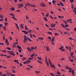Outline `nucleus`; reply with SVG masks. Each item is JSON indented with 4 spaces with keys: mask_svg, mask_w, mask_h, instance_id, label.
<instances>
[{
    "mask_svg": "<svg viewBox=\"0 0 76 76\" xmlns=\"http://www.w3.org/2000/svg\"><path fill=\"white\" fill-rule=\"evenodd\" d=\"M26 19H29V17H28V16L26 15Z\"/></svg>",
    "mask_w": 76,
    "mask_h": 76,
    "instance_id": "nucleus-48",
    "label": "nucleus"
},
{
    "mask_svg": "<svg viewBox=\"0 0 76 76\" xmlns=\"http://www.w3.org/2000/svg\"><path fill=\"white\" fill-rule=\"evenodd\" d=\"M38 60H41L42 58H41V57H38Z\"/></svg>",
    "mask_w": 76,
    "mask_h": 76,
    "instance_id": "nucleus-38",
    "label": "nucleus"
},
{
    "mask_svg": "<svg viewBox=\"0 0 76 76\" xmlns=\"http://www.w3.org/2000/svg\"><path fill=\"white\" fill-rule=\"evenodd\" d=\"M53 3H56V1L54 0H53L52 1Z\"/></svg>",
    "mask_w": 76,
    "mask_h": 76,
    "instance_id": "nucleus-55",
    "label": "nucleus"
},
{
    "mask_svg": "<svg viewBox=\"0 0 76 76\" xmlns=\"http://www.w3.org/2000/svg\"><path fill=\"white\" fill-rule=\"evenodd\" d=\"M0 17L1 18H3V15H0Z\"/></svg>",
    "mask_w": 76,
    "mask_h": 76,
    "instance_id": "nucleus-44",
    "label": "nucleus"
},
{
    "mask_svg": "<svg viewBox=\"0 0 76 76\" xmlns=\"http://www.w3.org/2000/svg\"><path fill=\"white\" fill-rule=\"evenodd\" d=\"M7 50H11V48H7Z\"/></svg>",
    "mask_w": 76,
    "mask_h": 76,
    "instance_id": "nucleus-25",
    "label": "nucleus"
},
{
    "mask_svg": "<svg viewBox=\"0 0 76 76\" xmlns=\"http://www.w3.org/2000/svg\"><path fill=\"white\" fill-rule=\"evenodd\" d=\"M70 20L69 19L66 21V22H70Z\"/></svg>",
    "mask_w": 76,
    "mask_h": 76,
    "instance_id": "nucleus-34",
    "label": "nucleus"
},
{
    "mask_svg": "<svg viewBox=\"0 0 76 76\" xmlns=\"http://www.w3.org/2000/svg\"><path fill=\"white\" fill-rule=\"evenodd\" d=\"M7 53H8L9 54H10L11 55H12V56H15V54L14 52L13 51H7Z\"/></svg>",
    "mask_w": 76,
    "mask_h": 76,
    "instance_id": "nucleus-1",
    "label": "nucleus"
},
{
    "mask_svg": "<svg viewBox=\"0 0 76 76\" xmlns=\"http://www.w3.org/2000/svg\"><path fill=\"white\" fill-rule=\"evenodd\" d=\"M61 26H62V27H63V28H65V26L63 24H61Z\"/></svg>",
    "mask_w": 76,
    "mask_h": 76,
    "instance_id": "nucleus-18",
    "label": "nucleus"
},
{
    "mask_svg": "<svg viewBox=\"0 0 76 76\" xmlns=\"http://www.w3.org/2000/svg\"><path fill=\"white\" fill-rule=\"evenodd\" d=\"M59 35V34L58 33H56L55 34V35Z\"/></svg>",
    "mask_w": 76,
    "mask_h": 76,
    "instance_id": "nucleus-56",
    "label": "nucleus"
},
{
    "mask_svg": "<svg viewBox=\"0 0 76 76\" xmlns=\"http://www.w3.org/2000/svg\"><path fill=\"white\" fill-rule=\"evenodd\" d=\"M28 66L31 67V68H32V67H33V66H31L29 65H28Z\"/></svg>",
    "mask_w": 76,
    "mask_h": 76,
    "instance_id": "nucleus-30",
    "label": "nucleus"
},
{
    "mask_svg": "<svg viewBox=\"0 0 76 76\" xmlns=\"http://www.w3.org/2000/svg\"><path fill=\"white\" fill-rule=\"evenodd\" d=\"M26 59H27L25 57H24L22 59V61H24V60H26Z\"/></svg>",
    "mask_w": 76,
    "mask_h": 76,
    "instance_id": "nucleus-12",
    "label": "nucleus"
},
{
    "mask_svg": "<svg viewBox=\"0 0 76 76\" xmlns=\"http://www.w3.org/2000/svg\"><path fill=\"white\" fill-rule=\"evenodd\" d=\"M50 66L51 67L54 68V69H55V68H56V67H55V66H54V65L53 64H52V65H51Z\"/></svg>",
    "mask_w": 76,
    "mask_h": 76,
    "instance_id": "nucleus-7",
    "label": "nucleus"
},
{
    "mask_svg": "<svg viewBox=\"0 0 76 76\" xmlns=\"http://www.w3.org/2000/svg\"><path fill=\"white\" fill-rule=\"evenodd\" d=\"M55 26H56V25H55V24H52L51 26V27H55Z\"/></svg>",
    "mask_w": 76,
    "mask_h": 76,
    "instance_id": "nucleus-21",
    "label": "nucleus"
},
{
    "mask_svg": "<svg viewBox=\"0 0 76 76\" xmlns=\"http://www.w3.org/2000/svg\"><path fill=\"white\" fill-rule=\"evenodd\" d=\"M28 63L27 62H23V63L24 64H26V63Z\"/></svg>",
    "mask_w": 76,
    "mask_h": 76,
    "instance_id": "nucleus-54",
    "label": "nucleus"
},
{
    "mask_svg": "<svg viewBox=\"0 0 76 76\" xmlns=\"http://www.w3.org/2000/svg\"><path fill=\"white\" fill-rule=\"evenodd\" d=\"M28 32H32V30H28Z\"/></svg>",
    "mask_w": 76,
    "mask_h": 76,
    "instance_id": "nucleus-58",
    "label": "nucleus"
},
{
    "mask_svg": "<svg viewBox=\"0 0 76 76\" xmlns=\"http://www.w3.org/2000/svg\"><path fill=\"white\" fill-rule=\"evenodd\" d=\"M7 23L6 22V23H5V26H7Z\"/></svg>",
    "mask_w": 76,
    "mask_h": 76,
    "instance_id": "nucleus-62",
    "label": "nucleus"
},
{
    "mask_svg": "<svg viewBox=\"0 0 76 76\" xmlns=\"http://www.w3.org/2000/svg\"><path fill=\"white\" fill-rule=\"evenodd\" d=\"M18 6L19 7H18V8H21L22 7H23V6H24L23 5V4H18Z\"/></svg>",
    "mask_w": 76,
    "mask_h": 76,
    "instance_id": "nucleus-2",
    "label": "nucleus"
},
{
    "mask_svg": "<svg viewBox=\"0 0 76 76\" xmlns=\"http://www.w3.org/2000/svg\"><path fill=\"white\" fill-rule=\"evenodd\" d=\"M44 20H45V21L46 22H47L48 21V20H47V18L46 17H44Z\"/></svg>",
    "mask_w": 76,
    "mask_h": 76,
    "instance_id": "nucleus-9",
    "label": "nucleus"
},
{
    "mask_svg": "<svg viewBox=\"0 0 76 76\" xmlns=\"http://www.w3.org/2000/svg\"><path fill=\"white\" fill-rule=\"evenodd\" d=\"M10 57H11V56H7V58H10Z\"/></svg>",
    "mask_w": 76,
    "mask_h": 76,
    "instance_id": "nucleus-17",
    "label": "nucleus"
},
{
    "mask_svg": "<svg viewBox=\"0 0 76 76\" xmlns=\"http://www.w3.org/2000/svg\"><path fill=\"white\" fill-rule=\"evenodd\" d=\"M12 73H16V71L15 70H12Z\"/></svg>",
    "mask_w": 76,
    "mask_h": 76,
    "instance_id": "nucleus-51",
    "label": "nucleus"
},
{
    "mask_svg": "<svg viewBox=\"0 0 76 76\" xmlns=\"http://www.w3.org/2000/svg\"><path fill=\"white\" fill-rule=\"evenodd\" d=\"M3 19H1L0 20V22H2V21H3Z\"/></svg>",
    "mask_w": 76,
    "mask_h": 76,
    "instance_id": "nucleus-63",
    "label": "nucleus"
},
{
    "mask_svg": "<svg viewBox=\"0 0 76 76\" xmlns=\"http://www.w3.org/2000/svg\"><path fill=\"white\" fill-rule=\"evenodd\" d=\"M5 42L6 43H7V42H8V41L7 40V39H5Z\"/></svg>",
    "mask_w": 76,
    "mask_h": 76,
    "instance_id": "nucleus-35",
    "label": "nucleus"
},
{
    "mask_svg": "<svg viewBox=\"0 0 76 76\" xmlns=\"http://www.w3.org/2000/svg\"><path fill=\"white\" fill-rule=\"evenodd\" d=\"M47 33L48 34H50L51 35H52V32H48Z\"/></svg>",
    "mask_w": 76,
    "mask_h": 76,
    "instance_id": "nucleus-26",
    "label": "nucleus"
},
{
    "mask_svg": "<svg viewBox=\"0 0 76 76\" xmlns=\"http://www.w3.org/2000/svg\"><path fill=\"white\" fill-rule=\"evenodd\" d=\"M4 36H5V35H4L3 37V39L4 40H5V37H4Z\"/></svg>",
    "mask_w": 76,
    "mask_h": 76,
    "instance_id": "nucleus-50",
    "label": "nucleus"
},
{
    "mask_svg": "<svg viewBox=\"0 0 76 76\" xmlns=\"http://www.w3.org/2000/svg\"><path fill=\"white\" fill-rule=\"evenodd\" d=\"M65 47L67 50H68L69 49V47L65 46Z\"/></svg>",
    "mask_w": 76,
    "mask_h": 76,
    "instance_id": "nucleus-60",
    "label": "nucleus"
},
{
    "mask_svg": "<svg viewBox=\"0 0 76 76\" xmlns=\"http://www.w3.org/2000/svg\"><path fill=\"white\" fill-rule=\"evenodd\" d=\"M12 18H13V19L14 20H18L16 19V18H15V16H12Z\"/></svg>",
    "mask_w": 76,
    "mask_h": 76,
    "instance_id": "nucleus-8",
    "label": "nucleus"
},
{
    "mask_svg": "<svg viewBox=\"0 0 76 76\" xmlns=\"http://www.w3.org/2000/svg\"><path fill=\"white\" fill-rule=\"evenodd\" d=\"M5 21H6V22H7V18H5Z\"/></svg>",
    "mask_w": 76,
    "mask_h": 76,
    "instance_id": "nucleus-59",
    "label": "nucleus"
},
{
    "mask_svg": "<svg viewBox=\"0 0 76 76\" xmlns=\"http://www.w3.org/2000/svg\"><path fill=\"white\" fill-rule=\"evenodd\" d=\"M16 46V45H12L13 47H15Z\"/></svg>",
    "mask_w": 76,
    "mask_h": 76,
    "instance_id": "nucleus-61",
    "label": "nucleus"
},
{
    "mask_svg": "<svg viewBox=\"0 0 76 76\" xmlns=\"http://www.w3.org/2000/svg\"><path fill=\"white\" fill-rule=\"evenodd\" d=\"M39 39H40L41 40H42V39H43V38H42V37H39Z\"/></svg>",
    "mask_w": 76,
    "mask_h": 76,
    "instance_id": "nucleus-24",
    "label": "nucleus"
},
{
    "mask_svg": "<svg viewBox=\"0 0 76 76\" xmlns=\"http://www.w3.org/2000/svg\"><path fill=\"white\" fill-rule=\"evenodd\" d=\"M10 10H11V11H14V10H15V8L14 7L11 8H10Z\"/></svg>",
    "mask_w": 76,
    "mask_h": 76,
    "instance_id": "nucleus-13",
    "label": "nucleus"
},
{
    "mask_svg": "<svg viewBox=\"0 0 76 76\" xmlns=\"http://www.w3.org/2000/svg\"><path fill=\"white\" fill-rule=\"evenodd\" d=\"M64 34H69V32H64Z\"/></svg>",
    "mask_w": 76,
    "mask_h": 76,
    "instance_id": "nucleus-39",
    "label": "nucleus"
},
{
    "mask_svg": "<svg viewBox=\"0 0 76 76\" xmlns=\"http://www.w3.org/2000/svg\"><path fill=\"white\" fill-rule=\"evenodd\" d=\"M74 54V53L73 52H71V53L70 54L71 56L73 55Z\"/></svg>",
    "mask_w": 76,
    "mask_h": 76,
    "instance_id": "nucleus-43",
    "label": "nucleus"
},
{
    "mask_svg": "<svg viewBox=\"0 0 76 76\" xmlns=\"http://www.w3.org/2000/svg\"><path fill=\"white\" fill-rule=\"evenodd\" d=\"M27 49L29 52H31V51H32L31 49L29 48H27Z\"/></svg>",
    "mask_w": 76,
    "mask_h": 76,
    "instance_id": "nucleus-5",
    "label": "nucleus"
},
{
    "mask_svg": "<svg viewBox=\"0 0 76 76\" xmlns=\"http://www.w3.org/2000/svg\"><path fill=\"white\" fill-rule=\"evenodd\" d=\"M24 40L25 41H28V39H27V38H24Z\"/></svg>",
    "mask_w": 76,
    "mask_h": 76,
    "instance_id": "nucleus-41",
    "label": "nucleus"
},
{
    "mask_svg": "<svg viewBox=\"0 0 76 76\" xmlns=\"http://www.w3.org/2000/svg\"><path fill=\"white\" fill-rule=\"evenodd\" d=\"M10 15L12 16H15V15L13 14V13H10Z\"/></svg>",
    "mask_w": 76,
    "mask_h": 76,
    "instance_id": "nucleus-15",
    "label": "nucleus"
},
{
    "mask_svg": "<svg viewBox=\"0 0 76 76\" xmlns=\"http://www.w3.org/2000/svg\"><path fill=\"white\" fill-rule=\"evenodd\" d=\"M65 68L66 69H67V70H68L69 68V67L66 66H65Z\"/></svg>",
    "mask_w": 76,
    "mask_h": 76,
    "instance_id": "nucleus-27",
    "label": "nucleus"
},
{
    "mask_svg": "<svg viewBox=\"0 0 76 76\" xmlns=\"http://www.w3.org/2000/svg\"><path fill=\"white\" fill-rule=\"evenodd\" d=\"M50 75H52V76H55V75H54V74L53 73H50Z\"/></svg>",
    "mask_w": 76,
    "mask_h": 76,
    "instance_id": "nucleus-37",
    "label": "nucleus"
},
{
    "mask_svg": "<svg viewBox=\"0 0 76 76\" xmlns=\"http://www.w3.org/2000/svg\"><path fill=\"white\" fill-rule=\"evenodd\" d=\"M15 24L16 25V26H17V28L18 27H19V26H18V25L16 23H15Z\"/></svg>",
    "mask_w": 76,
    "mask_h": 76,
    "instance_id": "nucleus-45",
    "label": "nucleus"
},
{
    "mask_svg": "<svg viewBox=\"0 0 76 76\" xmlns=\"http://www.w3.org/2000/svg\"><path fill=\"white\" fill-rule=\"evenodd\" d=\"M37 62L39 63H41V64H42V62H41L39 61H38Z\"/></svg>",
    "mask_w": 76,
    "mask_h": 76,
    "instance_id": "nucleus-52",
    "label": "nucleus"
},
{
    "mask_svg": "<svg viewBox=\"0 0 76 76\" xmlns=\"http://www.w3.org/2000/svg\"><path fill=\"white\" fill-rule=\"evenodd\" d=\"M52 44H53V45H54V43H53V41H52Z\"/></svg>",
    "mask_w": 76,
    "mask_h": 76,
    "instance_id": "nucleus-64",
    "label": "nucleus"
},
{
    "mask_svg": "<svg viewBox=\"0 0 76 76\" xmlns=\"http://www.w3.org/2000/svg\"><path fill=\"white\" fill-rule=\"evenodd\" d=\"M24 27L25 28V29L26 30H27L28 29V28L26 27V26H25Z\"/></svg>",
    "mask_w": 76,
    "mask_h": 76,
    "instance_id": "nucleus-40",
    "label": "nucleus"
},
{
    "mask_svg": "<svg viewBox=\"0 0 76 76\" xmlns=\"http://www.w3.org/2000/svg\"><path fill=\"white\" fill-rule=\"evenodd\" d=\"M49 16V13H47L45 16L46 17H48Z\"/></svg>",
    "mask_w": 76,
    "mask_h": 76,
    "instance_id": "nucleus-22",
    "label": "nucleus"
},
{
    "mask_svg": "<svg viewBox=\"0 0 76 76\" xmlns=\"http://www.w3.org/2000/svg\"><path fill=\"white\" fill-rule=\"evenodd\" d=\"M68 70H70V71H72V68H69Z\"/></svg>",
    "mask_w": 76,
    "mask_h": 76,
    "instance_id": "nucleus-28",
    "label": "nucleus"
},
{
    "mask_svg": "<svg viewBox=\"0 0 76 76\" xmlns=\"http://www.w3.org/2000/svg\"><path fill=\"white\" fill-rule=\"evenodd\" d=\"M69 61H71V62H73V60L72 59H70V60H69Z\"/></svg>",
    "mask_w": 76,
    "mask_h": 76,
    "instance_id": "nucleus-57",
    "label": "nucleus"
},
{
    "mask_svg": "<svg viewBox=\"0 0 76 76\" xmlns=\"http://www.w3.org/2000/svg\"><path fill=\"white\" fill-rule=\"evenodd\" d=\"M69 26V25L67 24H66L65 26V27L66 28H67Z\"/></svg>",
    "mask_w": 76,
    "mask_h": 76,
    "instance_id": "nucleus-42",
    "label": "nucleus"
},
{
    "mask_svg": "<svg viewBox=\"0 0 76 76\" xmlns=\"http://www.w3.org/2000/svg\"><path fill=\"white\" fill-rule=\"evenodd\" d=\"M20 26L22 29H23V24H21Z\"/></svg>",
    "mask_w": 76,
    "mask_h": 76,
    "instance_id": "nucleus-10",
    "label": "nucleus"
},
{
    "mask_svg": "<svg viewBox=\"0 0 76 76\" xmlns=\"http://www.w3.org/2000/svg\"><path fill=\"white\" fill-rule=\"evenodd\" d=\"M22 32H24V34H28V31H22Z\"/></svg>",
    "mask_w": 76,
    "mask_h": 76,
    "instance_id": "nucleus-6",
    "label": "nucleus"
},
{
    "mask_svg": "<svg viewBox=\"0 0 76 76\" xmlns=\"http://www.w3.org/2000/svg\"><path fill=\"white\" fill-rule=\"evenodd\" d=\"M7 74L8 75H11V73L9 72H7Z\"/></svg>",
    "mask_w": 76,
    "mask_h": 76,
    "instance_id": "nucleus-31",
    "label": "nucleus"
},
{
    "mask_svg": "<svg viewBox=\"0 0 76 76\" xmlns=\"http://www.w3.org/2000/svg\"><path fill=\"white\" fill-rule=\"evenodd\" d=\"M34 55H35V54H31L30 57H33V56H34Z\"/></svg>",
    "mask_w": 76,
    "mask_h": 76,
    "instance_id": "nucleus-33",
    "label": "nucleus"
},
{
    "mask_svg": "<svg viewBox=\"0 0 76 76\" xmlns=\"http://www.w3.org/2000/svg\"><path fill=\"white\" fill-rule=\"evenodd\" d=\"M17 48H18L19 49V50H22V47H21L20 46H19L18 45H17Z\"/></svg>",
    "mask_w": 76,
    "mask_h": 76,
    "instance_id": "nucleus-3",
    "label": "nucleus"
},
{
    "mask_svg": "<svg viewBox=\"0 0 76 76\" xmlns=\"http://www.w3.org/2000/svg\"><path fill=\"white\" fill-rule=\"evenodd\" d=\"M3 26V25L2 24H0V28H1V27H2Z\"/></svg>",
    "mask_w": 76,
    "mask_h": 76,
    "instance_id": "nucleus-47",
    "label": "nucleus"
},
{
    "mask_svg": "<svg viewBox=\"0 0 76 76\" xmlns=\"http://www.w3.org/2000/svg\"><path fill=\"white\" fill-rule=\"evenodd\" d=\"M60 4L61 6H64V4H63V3H60Z\"/></svg>",
    "mask_w": 76,
    "mask_h": 76,
    "instance_id": "nucleus-29",
    "label": "nucleus"
},
{
    "mask_svg": "<svg viewBox=\"0 0 76 76\" xmlns=\"http://www.w3.org/2000/svg\"><path fill=\"white\" fill-rule=\"evenodd\" d=\"M69 1L70 3H73V2H74V0H70Z\"/></svg>",
    "mask_w": 76,
    "mask_h": 76,
    "instance_id": "nucleus-20",
    "label": "nucleus"
},
{
    "mask_svg": "<svg viewBox=\"0 0 76 76\" xmlns=\"http://www.w3.org/2000/svg\"><path fill=\"white\" fill-rule=\"evenodd\" d=\"M27 39L28 40H29V41H32V40L31 39H29V38L27 37Z\"/></svg>",
    "mask_w": 76,
    "mask_h": 76,
    "instance_id": "nucleus-19",
    "label": "nucleus"
},
{
    "mask_svg": "<svg viewBox=\"0 0 76 76\" xmlns=\"http://www.w3.org/2000/svg\"><path fill=\"white\" fill-rule=\"evenodd\" d=\"M18 61V60H15L14 62L15 63H17Z\"/></svg>",
    "mask_w": 76,
    "mask_h": 76,
    "instance_id": "nucleus-46",
    "label": "nucleus"
},
{
    "mask_svg": "<svg viewBox=\"0 0 76 76\" xmlns=\"http://www.w3.org/2000/svg\"><path fill=\"white\" fill-rule=\"evenodd\" d=\"M35 48L34 47H31V51H32V50H34Z\"/></svg>",
    "mask_w": 76,
    "mask_h": 76,
    "instance_id": "nucleus-23",
    "label": "nucleus"
},
{
    "mask_svg": "<svg viewBox=\"0 0 76 76\" xmlns=\"http://www.w3.org/2000/svg\"><path fill=\"white\" fill-rule=\"evenodd\" d=\"M57 74L58 75H61V73H60V72H59L58 71L57 72Z\"/></svg>",
    "mask_w": 76,
    "mask_h": 76,
    "instance_id": "nucleus-32",
    "label": "nucleus"
},
{
    "mask_svg": "<svg viewBox=\"0 0 76 76\" xmlns=\"http://www.w3.org/2000/svg\"><path fill=\"white\" fill-rule=\"evenodd\" d=\"M46 49L47 51H50V48L48 46H47L46 48Z\"/></svg>",
    "mask_w": 76,
    "mask_h": 76,
    "instance_id": "nucleus-4",
    "label": "nucleus"
},
{
    "mask_svg": "<svg viewBox=\"0 0 76 76\" xmlns=\"http://www.w3.org/2000/svg\"><path fill=\"white\" fill-rule=\"evenodd\" d=\"M13 44H16V45H18V42H15Z\"/></svg>",
    "mask_w": 76,
    "mask_h": 76,
    "instance_id": "nucleus-49",
    "label": "nucleus"
},
{
    "mask_svg": "<svg viewBox=\"0 0 76 76\" xmlns=\"http://www.w3.org/2000/svg\"><path fill=\"white\" fill-rule=\"evenodd\" d=\"M54 39H55L53 37L52 38V41H54Z\"/></svg>",
    "mask_w": 76,
    "mask_h": 76,
    "instance_id": "nucleus-53",
    "label": "nucleus"
},
{
    "mask_svg": "<svg viewBox=\"0 0 76 76\" xmlns=\"http://www.w3.org/2000/svg\"><path fill=\"white\" fill-rule=\"evenodd\" d=\"M42 4L43 5V6H42V4H40L41 6H44V7H45V4H44V3H42Z\"/></svg>",
    "mask_w": 76,
    "mask_h": 76,
    "instance_id": "nucleus-11",
    "label": "nucleus"
},
{
    "mask_svg": "<svg viewBox=\"0 0 76 76\" xmlns=\"http://www.w3.org/2000/svg\"><path fill=\"white\" fill-rule=\"evenodd\" d=\"M39 73H40V72H39V71H36V73L37 74H39Z\"/></svg>",
    "mask_w": 76,
    "mask_h": 76,
    "instance_id": "nucleus-14",
    "label": "nucleus"
},
{
    "mask_svg": "<svg viewBox=\"0 0 76 76\" xmlns=\"http://www.w3.org/2000/svg\"><path fill=\"white\" fill-rule=\"evenodd\" d=\"M25 6H31V5H30V4H29V3H28L25 5Z\"/></svg>",
    "mask_w": 76,
    "mask_h": 76,
    "instance_id": "nucleus-16",
    "label": "nucleus"
},
{
    "mask_svg": "<svg viewBox=\"0 0 76 76\" xmlns=\"http://www.w3.org/2000/svg\"><path fill=\"white\" fill-rule=\"evenodd\" d=\"M0 45H4V44H3V43H1L0 42Z\"/></svg>",
    "mask_w": 76,
    "mask_h": 76,
    "instance_id": "nucleus-36",
    "label": "nucleus"
}]
</instances>
